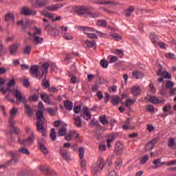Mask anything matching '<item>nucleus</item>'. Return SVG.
I'll return each instance as SVG.
<instances>
[{
  "mask_svg": "<svg viewBox=\"0 0 176 176\" xmlns=\"http://www.w3.org/2000/svg\"><path fill=\"white\" fill-rule=\"evenodd\" d=\"M30 101H38L39 100V96L36 94L31 96L29 97Z\"/></svg>",
  "mask_w": 176,
  "mask_h": 176,
  "instance_id": "nucleus-59",
  "label": "nucleus"
},
{
  "mask_svg": "<svg viewBox=\"0 0 176 176\" xmlns=\"http://www.w3.org/2000/svg\"><path fill=\"white\" fill-rule=\"evenodd\" d=\"M23 53H25V54H30V53H31V46L27 45L23 49Z\"/></svg>",
  "mask_w": 176,
  "mask_h": 176,
  "instance_id": "nucleus-60",
  "label": "nucleus"
},
{
  "mask_svg": "<svg viewBox=\"0 0 176 176\" xmlns=\"http://www.w3.org/2000/svg\"><path fill=\"white\" fill-rule=\"evenodd\" d=\"M118 138L116 133H112L107 135V142H113Z\"/></svg>",
  "mask_w": 176,
  "mask_h": 176,
  "instance_id": "nucleus-23",
  "label": "nucleus"
},
{
  "mask_svg": "<svg viewBox=\"0 0 176 176\" xmlns=\"http://www.w3.org/2000/svg\"><path fill=\"white\" fill-rule=\"evenodd\" d=\"M5 20L6 21H14V16L13 15V13L9 12L6 14Z\"/></svg>",
  "mask_w": 176,
  "mask_h": 176,
  "instance_id": "nucleus-33",
  "label": "nucleus"
},
{
  "mask_svg": "<svg viewBox=\"0 0 176 176\" xmlns=\"http://www.w3.org/2000/svg\"><path fill=\"white\" fill-rule=\"evenodd\" d=\"M21 14H24L25 16H35L36 12L32 10L29 8L23 7L21 10Z\"/></svg>",
  "mask_w": 176,
  "mask_h": 176,
  "instance_id": "nucleus-10",
  "label": "nucleus"
},
{
  "mask_svg": "<svg viewBox=\"0 0 176 176\" xmlns=\"http://www.w3.org/2000/svg\"><path fill=\"white\" fill-rule=\"evenodd\" d=\"M134 12V8L130 7L128 10L126 11V16H131V13Z\"/></svg>",
  "mask_w": 176,
  "mask_h": 176,
  "instance_id": "nucleus-63",
  "label": "nucleus"
},
{
  "mask_svg": "<svg viewBox=\"0 0 176 176\" xmlns=\"http://www.w3.org/2000/svg\"><path fill=\"white\" fill-rule=\"evenodd\" d=\"M99 120L100 122V123H102V124H109V122H108V120L107 119V116H100L99 117Z\"/></svg>",
  "mask_w": 176,
  "mask_h": 176,
  "instance_id": "nucleus-35",
  "label": "nucleus"
},
{
  "mask_svg": "<svg viewBox=\"0 0 176 176\" xmlns=\"http://www.w3.org/2000/svg\"><path fill=\"white\" fill-rule=\"evenodd\" d=\"M78 29H80V31H84L85 34H87L88 38H90L91 39H97V35L95 34L88 33L94 32V31H96L93 28L80 26Z\"/></svg>",
  "mask_w": 176,
  "mask_h": 176,
  "instance_id": "nucleus-7",
  "label": "nucleus"
},
{
  "mask_svg": "<svg viewBox=\"0 0 176 176\" xmlns=\"http://www.w3.org/2000/svg\"><path fill=\"white\" fill-rule=\"evenodd\" d=\"M45 89H48V91L51 94L57 93V88L55 87H50V82H49L48 80H45Z\"/></svg>",
  "mask_w": 176,
  "mask_h": 176,
  "instance_id": "nucleus-14",
  "label": "nucleus"
},
{
  "mask_svg": "<svg viewBox=\"0 0 176 176\" xmlns=\"http://www.w3.org/2000/svg\"><path fill=\"white\" fill-rule=\"evenodd\" d=\"M110 93H116L118 91V87L116 85H113L109 89Z\"/></svg>",
  "mask_w": 176,
  "mask_h": 176,
  "instance_id": "nucleus-62",
  "label": "nucleus"
},
{
  "mask_svg": "<svg viewBox=\"0 0 176 176\" xmlns=\"http://www.w3.org/2000/svg\"><path fill=\"white\" fill-rule=\"evenodd\" d=\"M82 116H75L74 117V121H75V124L77 127H81L82 126Z\"/></svg>",
  "mask_w": 176,
  "mask_h": 176,
  "instance_id": "nucleus-31",
  "label": "nucleus"
},
{
  "mask_svg": "<svg viewBox=\"0 0 176 176\" xmlns=\"http://www.w3.org/2000/svg\"><path fill=\"white\" fill-rule=\"evenodd\" d=\"M161 162H162V159H160V158L155 160L153 162V164H154V166H155V168H157V167H160V166L163 165V164H160Z\"/></svg>",
  "mask_w": 176,
  "mask_h": 176,
  "instance_id": "nucleus-45",
  "label": "nucleus"
},
{
  "mask_svg": "<svg viewBox=\"0 0 176 176\" xmlns=\"http://www.w3.org/2000/svg\"><path fill=\"white\" fill-rule=\"evenodd\" d=\"M149 101L152 104H164V102H166L165 100H160L155 96L150 97Z\"/></svg>",
  "mask_w": 176,
  "mask_h": 176,
  "instance_id": "nucleus-24",
  "label": "nucleus"
},
{
  "mask_svg": "<svg viewBox=\"0 0 176 176\" xmlns=\"http://www.w3.org/2000/svg\"><path fill=\"white\" fill-rule=\"evenodd\" d=\"M135 102V100H133L132 99H126L125 101V105L126 107H131L133 104Z\"/></svg>",
  "mask_w": 176,
  "mask_h": 176,
  "instance_id": "nucleus-53",
  "label": "nucleus"
},
{
  "mask_svg": "<svg viewBox=\"0 0 176 176\" xmlns=\"http://www.w3.org/2000/svg\"><path fill=\"white\" fill-rule=\"evenodd\" d=\"M38 67L39 69H41V72L43 75V74H45V62H40Z\"/></svg>",
  "mask_w": 176,
  "mask_h": 176,
  "instance_id": "nucleus-61",
  "label": "nucleus"
},
{
  "mask_svg": "<svg viewBox=\"0 0 176 176\" xmlns=\"http://www.w3.org/2000/svg\"><path fill=\"white\" fill-rule=\"evenodd\" d=\"M111 102L113 105H119L122 102V98L119 96H115L112 98Z\"/></svg>",
  "mask_w": 176,
  "mask_h": 176,
  "instance_id": "nucleus-32",
  "label": "nucleus"
},
{
  "mask_svg": "<svg viewBox=\"0 0 176 176\" xmlns=\"http://www.w3.org/2000/svg\"><path fill=\"white\" fill-rule=\"evenodd\" d=\"M97 27H103L105 28L107 25H108V23L105 20H98L96 22Z\"/></svg>",
  "mask_w": 176,
  "mask_h": 176,
  "instance_id": "nucleus-34",
  "label": "nucleus"
},
{
  "mask_svg": "<svg viewBox=\"0 0 176 176\" xmlns=\"http://www.w3.org/2000/svg\"><path fill=\"white\" fill-rule=\"evenodd\" d=\"M72 138H79V133L76 131H71L65 136L66 141H72Z\"/></svg>",
  "mask_w": 176,
  "mask_h": 176,
  "instance_id": "nucleus-9",
  "label": "nucleus"
},
{
  "mask_svg": "<svg viewBox=\"0 0 176 176\" xmlns=\"http://www.w3.org/2000/svg\"><path fill=\"white\" fill-rule=\"evenodd\" d=\"M131 78L133 79H142L144 73L141 71L135 70L131 73Z\"/></svg>",
  "mask_w": 176,
  "mask_h": 176,
  "instance_id": "nucleus-16",
  "label": "nucleus"
},
{
  "mask_svg": "<svg viewBox=\"0 0 176 176\" xmlns=\"http://www.w3.org/2000/svg\"><path fill=\"white\" fill-rule=\"evenodd\" d=\"M131 124H133L131 118H128L122 125L123 130H133L134 127H131Z\"/></svg>",
  "mask_w": 176,
  "mask_h": 176,
  "instance_id": "nucleus-17",
  "label": "nucleus"
},
{
  "mask_svg": "<svg viewBox=\"0 0 176 176\" xmlns=\"http://www.w3.org/2000/svg\"><path fill=\"white\" fill-rule=\"evenodd\" d=\"M131 91L134 97H138L141 96V88L138 86L132 87Z\"/></svg>",
  "mask_w": 176,
  "mask_h": 176,
  "instance_id": "nucleus-18",
  "label": "nucleus"
},
{
  "mask_svg": "<svg viewBox=\"0 0 176 176\" xmlns=\"http://www.w3.org/2000/svg\"><path fill=\"white\" fill-rule=\"evenodd\" d=\"M150 38L155 46H159V38H157V36L155 33H151L150 34Z\"/></svg>",
  "mask_w": 176,
  "mask_h": 176,
  "instance_id": "nucleus-25",
  "label": "nucleus"
},
{
  "mask_svg": "<svg viewBox=\"0 0 176 176\" xmlns=\"http://www.w3.org/2000/svg\"><path fill=\"white\" fill-rule=\"evenodd\" d=\"M12 94L14 97L16 98L17 102H23L24 107H26V105H28V100H27L23 96V94H21V91H19V89H14L12 91Z\"/></svg>",
  "mask_w": 176,
  "mask_h": 176,
  "instance_id": "nucleus-5",
  "label": "nucleus"
},
{
  "mask_svg": "<svg viewBox=\"0 0 176 176\" xmlns=\"http://www.w3.org/2000/svg\"><path fill=\"white\" fill-rule=\"evenodd\" d=\"M45 25H47L46 28L49 30L50 35L52 36H56V35H59L60 32L57 28H56V26H53L52 23H49L47 19H45Z\"/></svg>",
  "mask_w": 176,
  "mask_h": 176,
  "instance_id": "nucleus-8",
  "label": "nucleus"
},
{
  "mask_svg": "<svg viewBox=\"0 0 176 176\" xmlns=\"http://www.w3.org/2000/svg\"><path fill=\"white\" fill-rule=\"evenodd\" d=\"M5 53H6V50L5 49V47H3L2 41H0V56L5 54Z\"/></svg>",
  "mask_w": 176,
  "mask_h": 176,
  "instance_id": "nucleus-52",
  "label": "nucleus"
},
{
  "mask_svg": "<svg viewBox=\"0 0 176 176\" xmlns=\"http://www.w3.org/2000/svg\"><path fill=\"white\" fill-rule=\"evenodd\" d=\"M17 25H21L23 28L25 29L27 28V27H28L30 25V23L29 22H26L24 24V22L23 20H21L19 21L16 22Z\"/></svg>",
  "mask_w": 176,
  "mask_h": 176,
  "instance_id": "nucleus-43",
  "label": "nucleus"
},
{
  "mask_svg": "<svg viewBox=\"0 0 176 176\" xmlns=\"http://www.w3.org/2000/svg\"><path fill=\"white\" fill-rule=\"evenodd\" d=\"M9 154L12 157L8 164H16V163H17V158L16 157V154L13 152H9Z\"/></svg>",
  "mask_w": 176,
  "mask_h": 176,
  "instance_id": "nucleus-29",
  "label": "nucleus"
},
{
  "mask_svg": "<svg viewBox=\"0 0 176 176\" xmlns=\"http://www.w3.org/2000/svg\"><path fill=\"white\" fill-rule=\"evenodd\" d=\"M45 16L48 17V19L50 20H51L52 21H54V15L53 14H50L49 12H45Z\"/></svg>",
  "mask_w": 176,
  "mask_h": 176,
  "instance_id": "nucleus-56",
  "label": "nucleus"
},
{
  "mask_svg": "<svg viewBox=\"0 0 176 176\" xmlns=\"http://www.w3.org/2000/svg\"><path fill=\"white\" fill-rule=\"evenodd\" d=\"M82 111L85 119H86V120H90V119H91V113H90L89 111V107H84Z\"/></svg>",
  "mask_w": 176,
  "mask_h": 176,
  "instance_id": "nucleus-20",
  "label": "nucleus"
},
{
  "mask_svg": "<svg viewBox=\"0 0 176 176\" xmlns=\"http://www.w3.org/2000/svg\"><path fill=\"white\" fill-rule=\"evenodd\" d=\"M123 148H124L123 144H122V142H117L115 145L116 152H120V151H122Z\"/></svg>",
  "mask_w": 176,
  "mask_h": 176,
  "instance_id": "nucleus-36",
  "label": "nucleus"
},
{
  "mask_svg": "<svg viewBox=\"0 0 176 176\" xmlns=\"http://www.w3.org/2000/svg\"><path fill=\"white\" fill-rule=\"evenodd\" d=\"M160 46V47H161V49H167V47H168V45H167V44L162 42V41H159L158 40V45Z\"/></svg>",
  "mask_w": 176,
  "mask_h": 176,
  "instance_id": "nucleus-58",
  "label": "nucleus"
},
{
  "mask_svg": "<svg viewBox=\"0 0 176 176\" xmlns=\"http://www.w3.org/2000/svg\"><path fill=\"white\" fill-rule=\"evenodd\" d=\"M5 85V80L0 77V91L3 93V94H6V93H10L12 89L10 87L7 88L6 89H3V86Z\"/></svg>",
  "mask_w": 176,
  "mask_h": 176,
  "instance_id": "nucleus-15",
  "label": "nucleus"
},
{
  "mask_svg": "<svg viewBox=\"0 0 176 176\" xmlns=\"http://www.w3.org/2000/svg\"><path fill=\"white\" fill-rule=\"evenodd\" d=\"M60 156H62V157H63V159L65 160H69V159H71V156H69L67 152V150H65V148H64L63 146L60 148Z\"/></svg>",
  "mask_w": 176,
  "mask_h": 176,
  "instance_id": "nucleus-19",
  "label": "nucleus"
},
{
  "mask_svg": "<svg viewBox=\"0 0 176 176\" xmlns=\"http://www.w3.org/2000/svg\"><path fill=\"white\" fill-rule=\"evenodd\" d=\"M45 174H49L50 175H52V176L56 175V171L47 167H45Z\"/></svg>",
  "mask_w": 176,
  "mask_h": 176,
  "instance_id": "nucleus-46",
  "label": "nucleus"
},
{
  "mask_svg": "<svg viewBox=\"0 0 176 176\" xmlns=\"http://www.w3.org/2000/svg\"><path fill=\"white\" fill-rule=\"evenodd\" d=\"M17 52V45L14 44L10 46V54H14Z\"/></svg>",
  "mask_w": 176,
  "mask_h": 176,
  "instance_id": "nucleus-50",
  "label": "nucleus"
},
{
  "mask_svg": "<svg viewBox=\"0 0 176 176\" xmlns=\"http://www.w3.org/2000/svg\"><path fill=\"white\" fill-rule=\"evenodd\" d=\"M60 8H63V4L45 6V9H47V10H57V9H60Z\"/></svg>",
  "mask_w": 176,
  "mask_h": 176,
  "instance_id": "nucleus-28",
  "label": "nucleus"
},
{
  "mask_svg": "<svg viewBox=\"0 0 176 176\" xmlns=\"http://www.w3.org/2000/svg\"><path fill=\"white\" fill-rule=\"evenodd\" d=\"M78 157L80 160H82V159L85 157V147L83 146L78 147Z\"/></svg>",
  "mask_w": 176,
  "mask_h": 176,
  "instance_id": "nucleus-30",
  "label": "nucleus"
},
{
  "mask_svg": "<svg viewBox=\"0 0 176 176\" xmlns=\"http://www.w3.org/2000/svg\"><path fill=\"white\" fill-rule=\"evenodd\" d=\"M155 144H156V139L152 140L146 145V149L147 151H152L155 148Z\"/></svg>",
  "mask_w": 176,
  "mask_h": 176,
  "instance_id": "nucleus-27",
  "label": "nucleus"
},
{
  "mask_svg": "<svg viewBox=\"0 0 176 176\" xmlns=\"http://www.w3.org/2000/svg\"><path fill=\"white\" fill-rule=\"evenodd\" d=\"M148 160H149V155H146L140 159V164H145V163H146V162H148Z\"/></svg>",
  "mask_w": 176,
  "mask_h": 176,
  "instance_id": "nucleus-48",
  "label": "nucleus"
},
{
  "mask_svg": "<svg viewBox=\"0 0 176 176\" xmlns=\"http://www.w3.org/2000/svg\"><path fill=\"white\" fill-rule=\"evenodd\" d=\"M67 128L66 127H62L59 129L58 132V135L60 137H64L67 134Z\"/></svg>",
  "mask_w": 176,
  "mask_h": 176,
  "instance_id": "nucleus-37",
  "label": "nucleus"
},
{
  "mask_svg": "<svg viewBox=\"0 0 176 176\" xmlns=\"http://www.w3.org/2000/svg\"><path fill=\"white\" fill-rule=\"evenodd\" d=\"M25 112L27 113V115H28V116H32L34 113L32 109H31L30 105H26V107H25Z\"/></svg>",
  "mask_w": 176,
  "mask_h": 176,
  "instance_id": "nucleus-40",
  "label": "nucleus"
},
{
  "mask_svg": "<svg viewBox=\"0 0 176 176\" xmlns=\"http://www.w3.org/2000/svg\"><path fill=\"white\" fill-rule=\"evenodd\" d=\"M30 74L33 78H38L39 76V67L38 65L31 66Z\"/></svg>",
  "mask_w": 176,
  "mask_h": 176,
  "instance_id": "nucleus-13",
  "label": "nucleus"
},
{
  "mask_svg": "<svg viewBox=\"0 0 176 176\" xmlns=\"http://www.w3.org/2000/svg\"><path fill=\"white\" fill-rule=\"evenodd\" d=\"M162 68L163 66L160 65L159 71L157 72V76H163L165 79H171V74L166 71L162 72Z\"/></svg>",
  "mask_w": 176,
  "mask_h": 176,
  "instance_id": "nucleus-11",
  "label": "nucleus"
},
{
  "mask_svg": "<svg viewBox=\"0 0 176 176\" xmlns=\"http://www.w3.org/2000/svg\"><path fill=\"white\" fill-rule=\"evenodd\" d=\"M19 152H21V153H23V155H30V151H28L25 148H19Z\"/></svg>",
  "mask_w": 176,
  "mask_h": 176,
  "instance_id": "nucleus-54",
  "label": "nucleus"
},
{
  "mask_svg": "<svg viewBox=\"0 0 176 176\" xmlns=\"http://www.w3.org/2000/svg\"><path fill=\"white\" fill-rule=\"evenodd\" d=\"M38 109L40 111H38L36 112V118L38 119L37 121V130L39 133H43V135L41 138L38 139V148L43 153H45V135H43V121H41V119L43 118V112L42 111V109H44L45 107H43V104L42 102H38Z\"/></svg>",
  "mask_w": 176,
  "mask_h": 176,
  "instance_id": "nucleus-1",
  "label": "nucleus"
},
{
  "mask_svg": "<svg viewBox=\"0 0 176 176\" xmlns=\"http://www.w3.org/2000/svg\"><path fill=\"white\" fill-rule=\"evenodd\" d=\"M108 60L110 64H113V63H116V61H118V57L116 56L110 55L108 56Z\"/></svg>",
  "mask_w": 176,
  "mask_h": 176,
  "instance_id": "nucleus-41",
  "label": "nucleus"
},
{
  "mask_svg": "<svg viewBox=\"0 0 176 176\" xmlns=\"http://www.w3.org/2000/svg\"><path fill=\"white\" fill-rule=\"evenodd\" d=\"M46 111L50 115H51V116H54L56 115V110L52 108H47Z\"/></svg>",
  "mask_w": 176,
  "mask_h": 176,
  "instance_id": "nucleus-57",
  "label": "nucleus"
},
{
  "mask_svg": "<svg viewBox=\"0 0 176 176\" xmlns=\"http://www.w3.org/2000/svg\"><path fill=\"white\" fill-rule=\"evenodd\" d=\"M33 6H38V8H43L45 6V0H30Z\"/></svg>",
  "mask_w": 176,
  "mask_h": 176,
  "instance_id": "nucleus-21",
  "label": "nucleus"
},
{
  "mask_svg": "<svg viewBox=\"0 0 176 176\" xmlns=\"http://www.w3.org/2000/svg\"><path fill=\"white\" fill-rule=\"evenodd\" d=\"M96 3L98 5H111V6H113L114 5H116V3L113 1H96Z\"/></svg>",
  "mask_w": 176,
  "mask_h": 176,
  "instance_id": "nucleus-38",
  "label": "nucleus"
},
{
  "mask_svg": "<svg viewBox=\"0 0 176 176\" xmlns=\"http://www.w3.org/2000/svg\"><path fill=\"white\" fill-rule=\"evenodd\" d=\"M34 138H35V136H34V132H31V135L28 137L27 140H23L21 137L18 138V142L20 144V145H23V146H28V145H31L34 141Z\"/></svg>",
  "mask_w": 176,
  "mask_h": 176,
  "instance_id": "nucleus-6",
  "label": "nucleus"
},
{
  "mask_svg": "<svg viewBox=\"0 0 176 176\" xmlns=\"http://www.w3.org/2000/svg\"><path fill=\"white\" fill-rule=\"evenodd\" d=\"M64 107L67 111H72V108H74V103L69 100H65Z\"/></svg>",
  "mask_w": 176,
  "mask_h": 176,
  "instance_id": "nucleus-26",
  "label": "nucleus"
},
{
  "mask_svg": "<svg viewBox=\"0 0 176 176\" xmlns=\"http://www.w3.org/2000/svg\"><path fill=\"white\" fill-rule=\"evenodd\" d=\"M76 12L78 13V14H79V16H85H85L87 17V13H89V11L87 10V9L83 7H79L78 8H77Z\"/></svg>",
  "mask_w": 176,
  "mask_h": 176,
  "instance_id": "nucleus-22",
  "label": "nucleus"
},
{
  "mask_svg": "<svg viewBox=\"0 0 176 176\" xmlns=\"http://www.w3.org/2000/svg\"><path fill=\"white\" fill-rule=\"evenodd\" d=\"M16 113H17V109L16 107H13L10 111V117L9 118V124L12 129L13 133H14L15 134H19V131L20 129H19V128L14 127V124L16 123V121L13 120Z\"/></svg>",
  "mask_w": 176,
  "mask_h": 176,
  "instance_id": "nucleus-3",
  "label": "nucleus"
},
{
  "mask_svg": "<svg viewBox=\"0 0 176 176\" xmlns=\"http://www.w3.org/2000/svg\"><path fill=\"white\" fill-rule=\"evenodd\" d=\"M60 33H61L62 36L64 38L65 35H67V31H68V27H67V26H60Z\"/></svg>",
  "mask_w": 176,
  "mask_h": 176,
  "instance_id": "nucleus-44",
  "label": "nucleus"
},
{
  "mask_svg": "<svg viewBox=\"0 0 176 176\" xmlns=\"http://www.w3.org/2000/svg\"><path fill=\"white\" fill-rule=\"evenodd\" d=\"M116 53L120 58L123 57L124 56L123 51L122 50H116Z\"/></svg>",
  "mask_w": 176,
  "mask_h": 176,
  "instance_id": "nucleus-64",
  "label": "nucleus"
},
{
  "mask_svg": "<svg viewBox=\"0 0 176 176\" xmlns=\"http://www.w3.org/2000/svg\"><path fill=\"white\" fill-rule=\"evenodd\" d=\"M49 67L51 68L50 72H54L57 69L56 64L47 62L45 63V74H47V72H49Z\"/></svg>",
  "mask_w": 176,
  "mask_h": 176,
  "instance_id": "nucleus-12",
  "label": "nucleus"
},
{
  "mask_svg": "<svg viewBox=\"0 0 176 176\" xmlns=\"http://www.w3.org/2000/svg\"><path fill=\"white\" fill-rule=\"evenodd\" d=\"M50 137L52 141H54L57 138V135L56 134V129L54 128L51 129Z\"/></svg>",
  "mask_w": 176,
  "mask_h": 176,
  "instance_id": "nucleus-42",
  "label": "nucleus"
},
{
  "mask_svg": "<svg viewBox=\"0 0 176 176\" xmlns=\"http://www.w3.org/2000/svg\"><path fill=\"white\" fill-rule=\"evenodd\" d=\"M109 63L108 60H105V59H102L100 60V65H102V67L103 68H108V65H109Z\"/></svg>",
  "mask_w": 176,
  "mask_h": 176,
  "instance_id": "nucleus-51",
  "label": "nucleus"
},
{
  "mask_svg": "<svg viewBox=\"0 0 176 176\" xmlns=\"http://www.w3.org/2000/svg\"><path fill=\"white\" fill-rule=\"evenodd\" d=\"M122 164H123V162L122 160H118L116 162V167L117 170H120V168L122 167Z\"/></svg>",
  "mask_w": 176,
  "mask_h": 176,
  "instance_id": "nucleus-55",
  "label": "nucleus"
},
{
  "mask_svg": "<svg viewBox=\"0 0 176 176\" xmlns=\"http://www.w3.org/2000/svg\"><path fill=\"white\" fill-rule=\"evenodd\" d=\"M87 17H91L92 19H97V17H100V14L98 12H89L87 13Z\"/></svg>",
  "mask_w": 176,
  "mask_h": 176,
  "instance_id": "nucleus-47",
  "label": "nucleus"
},
{
  "mask_svg": "<svg viewBox=\"0 0 176 176\" xmlns=\"http://www.w3.org/2000/svg\"><path fill=\"white\" fill-rule=\"evenodd\" d=\"M105 166V161L104 159H99L95 164L92 165L91 172L93 174H98L100 171H102V168H104Z\"/></svg>",
  "mask_w": 176,
  "mask_h": 176,
  "instance_id": "nucleus-4",
  "label": "nucleus"
},
{
  "mask_svg": "<svg viewBox=\"0 0 176 176\" xmlns=\"http://www.w3.org/2000/svg\"><path fill=\"white\" fill-rule=\"evenodd\" d=\"M110 35L115 39V41H120V39H122V36L116 33H110Z\"/></svg>",
  "mask_w": 176,
  "mask_h": 176,
  "instance_id": "nucleus-49",
  "label": "nucleus"
},
{
  "mask_svg": "<svg viewBox=\"0 0 176 176\" xmlns=\"http://www.w3.org/2000/svg\"><path fill=\"white\" fill-rule=\"evenodd\" d=\"M164 56L169 60H175L176 58L175 54L171 52L165 53Z\"/></svg>",
  "mask_w": 176,
  "mask_h": 176,
  "instance_id": "nucleus-39",
  "label": "nucleus"
},
{
  "mask_svg": "<svg viewBox=\"0 0 176 176\" xmlns=\"http://www.w3.org/2000/svg\"><path fill=\"white\" fill-rule=\"evenodd\" d=\"M41 32L42 30L36 27L33 28L30 32H28L29 36H32L33 43L35 45H38V43H42V42H43V38L37 36L39 35Z\"/></svg>",
  "mask_w": 176,
  "mask_h": 176,
  "instance_id": "nucleus-2",
  "label": "nucleus"
}]
</instances>
